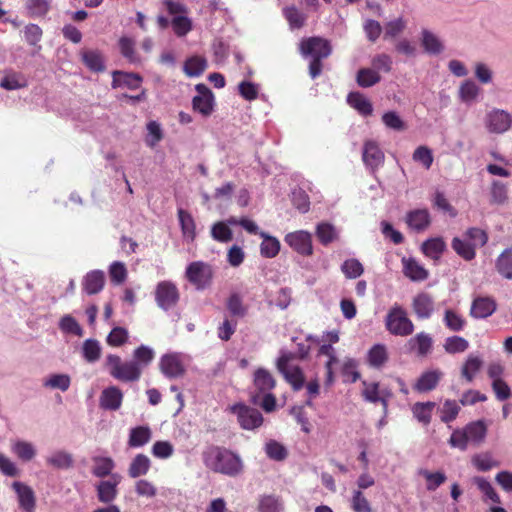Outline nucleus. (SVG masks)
Instances as JSON below:
<instances>
[{
    "label": "nucleus",
    "instance_id": "obj_18",
    "mask_svg": "<svg viewBox=\"0 0 512 512\" xmlns=\"http://www.w3.org/2000/svg\"><path fill=\"white\" fill-rule=\"evenodd\" d=\"M143 82V78L138 73L113 71L112 72V87H126L130 90L138 89Z\"/></svg>",
    "mask_w": 512,
    "mask_h": 512
},
{
    "label": "nucleus",
    "instance_id": "obj_13",
    "mask_svg": "<svg viewBox=\"0 0 512 512\" xmlns=\"http://www.w3.org/2000/svg\"><path fill=\"white\" fill-rule=\"evenodd\" d=\"M384 153L377 142L367 140L363 145L362 160L372 171L378 169L384 163Z\"/></svg>",
    "mask_w": 512,
    "mask_h": 512
},
{
    "label": "nucleus",
    "instance_id": "obj_16",
    "mask_svg": "<svg viewBox=\"0 0 512 512\" xmlns=\"http://www.w3.org/2000/svg\"><path fill=\"white\" fill-rule=\"evenodd\" d=\"M497 309L496 301L491 297H476L471 304L470 316L475 319H485Z\"/></svg>",
    "mask_w": 512,
    "mask_h": 512
},
{
    "label": "nucleus",
    "instance_id": "obj_57",
    "mask_svg": "<svg viewBox=\"0 0 512 512\" xmlns=\"http://www.w3.org/2000/svg\"><path fill=\"white\" fill-rule=\"evenodd\" d=\"M171 26L178 37H183L192 30V21L187 16L179 15L172 19Z\"/></svg>",
    "mask_w": 512,
    "mask_h": 512
},
{
    "label": "nucleus",
    "instance_id": "obj_5",
    "mask_svg": "<svg viewBox=\"0 0 512 512\" xmlns=\"http://www.w3.org/2000/svg\"><path fill=\"white\" fill-rule=\"evenodd\" d=\"M295 359L293 352L282 351L276 362L277 370L283 375L294 391H299L304 387L305 376L303 370L298 365H291L290 362Z\"/></svg>",
    "mask_w": 512,
    "mask_h": 512
},
{
    "label": "nucleus",
    "instance_id": "obj_43",
    "mask_svg": "<svg viewBox=\"0 0 512 512\" xmlns=\"http://www.w3.org/2000/svg\"><path fill=\"white\" fill-rule=\"evenodd\" d=\"M226 307L234 317L243 318L246 316L248 308L243 304L242 297L238 293H232L226 301Z\"/></svg>",
    "mask_w": 512,
    "mask_h": 512
},
{
    "label": "nucleus",
    "instance_id": "obj_48",
    "mask_svg": "<svg viewBox=\"0 0 512 512\" xmlns=\"http://www.w3.org/2000/svg\"><path fill=\"white\" fill-rule=\"evenodd\" d=\"M469 348V342L461 336H450L446 338L444 350L449 354L465 352Z\"/></svg>",
    "mask_w": 512,
    "mask_h": 512
},
{
    "label": "nucleus",
    "instance_id": "obj_55",
    "mask_svg": "<svg viewBox=\"0 0 512 512\" xmlns=\"http://www.w3.org/2000/svg\"><path fill=\"white\" fill-rule=\"evenodd\" d=\"M59 328L64 333L73 334L78 337H82L84 333L83 328L71 315H65L61 318Z\"/></svg>",
    "mask_w": 512,
    "mask_h": 512
},
{
    "label": "nucleus",
    "instance_id": "obj_31",
    "mask_svg": "<svg viewBox=\"0 0 512 512\" xmlns=\"http://www.w3.org/2000/svg\"><path fill=\"white\" fill-rule=\"evenodd\" d=\"M404 274L412 281H424L428 278V271L415 259H403Z\"/></svg>",
    "mask_w": 512,
    "mask_h": 512
},
{
    "label": "nucleus",
    "instance_id": "obj_45",
    "mask_svg": "<svg viewBox=\"0 0 512 512\" xmlns=\"http://www.w3.org/2000/svg\"><path fill=\"white\" fill-rule=\"evenodd\" d=\"M114 461L109 457H96L94 458V466L92 473L94 476L104 478L111 474L114 469Z\"/></svg>",
    "mask_w": 512,
    "mask_h": 512
},
{
    "label": "nucleus",
    "instance_id": "obj_6",
    "mask_svg": "<svg viewBox=\"0 0 512 512\" xmlns=\"http://www.w3.org/2000/svg\"><path fill=\"white\" fill-rule=\"evenodd\" d=\"M185 277L197 290H204L211 285L213 269L208 263L194 261L187 266Z\"/></svg>",
    "mask_w": 512,
    "mask_h": 512
},
{
    "label": "nucleus",
    "instance_id": "obj_11",
    "mask_svg": "<svg viewBox=\"0 0 512 512\" xmlns=\"http://www.w3.org/2000/svg\"><path fill=\"white\" fill-rule=\"evenodd\" d=\"M12 489L17 495L19 508L24 512H35L36 495L34 490L27 484L19 481L12 483Z\"/></svg>",
    "mask_w": 512,
    "mask_h": 512
},
{
    "label": "nucleus",
    "instance_id": "obj_33",
    "mask_svg": "<svg viewBox=\"0 0 512 512\" xmlns=\"http://www.w3.org/2000/svg\"><path fill=\"white\" fill-rule=\"evenodd\" d=\"M151 430L148 426H137L130 430L128 445L136 448L142 447L151 440Z\"/></svg>",
    "mask_w": 512,
    "mask_h": 512
},
{
    "label": "nucleus",
    "instance_id": "obj_8",
    "mask_svg": "<svg viewBox=\"0 0 512 512\" xmlns=\"http://www.w3.org/2000/svg\"><path fill=\"white\" fill-rule=\"evenodd\" d=\"M229 410L237 416V421L244 430H254L263 424L264 419L261 412L244 403H236L230 406Z\"/></svg>",
    "mask_w": 512,
    "mask_h": 512
},
{
    "label": "nucleus",
    "instance_id": "obj_50",
    "mask_svg": "<svg viewBox=\"0 0 512 512\" xmlns=\"http://www.w3.org/2000/svg\"><path fill=\"white\" fill-rule=\"evenodd\" d=\"M422 46L430 54H439L443 51V45L440 40L430 31H422Z\"/></svg>",
    "mask_w": 512,
    "mask_h": 512
},
{
    "label": "nucleus",
    "instance_id": "obj_46",
    "mask_svg": "<svg viewBox=\"0 0 512 512\" xmlns=\"http://www.w3.org/2000/svg\"><path fill=\"white\" fill-rule=\"evenodd\" d=\"M12 452L23 461H30L36 455L33 445L22 440H18L12 445Z\"/></svg>",
    "mask_w": 512,
    "mask_h": 512
},
{
    "label": "nucleus",
    "instance_id": "obj_63",
    "mask_svg": "<svg viewBox=\"0 0 512 512\" xmlns=\"http://www.w3.org/2000/svg\"><path fill=\"white\" fill-rule=\"evenodd\" d=\"M480 92V88L471 80L465 81L459 89V96L464 102H471L476 99Z\"/></svg>",
    "mask_w": 512,
    "mask_h": 512
},
{
    "label": "nucleus",
    "instance_id": "obj_7",
    "mask_svg": "<svg viewBox=\"0 0 512 512\" xmlns=\"http://www.w3.org/2000/svg\"><path fill=\"white\" fill-rule=\"evenodd\" d=\"M154 298L159 308L168 311L177 306L180 300V292L174 282L163 280L157 283L154 290Z\"/></svg>",
    "mask_w": 512,
    "mask_h": 512
},
{
    "label": "nucleus",
    "instance_id": "obj_35",
    "mask_svg": "<svg viewBox=\"0 0 512 512\" xmlns=\"http://www.w3.org/2000/svg\"><path fill=\"white\" fill-rule=\"evenodd\" d=\"M496 271L505 279H512V248L505 249L495 261Z\"/></svg>",
    "mask_w": 512,
    "mask_h": 512
},
{
    "label": "nucleus",
    "instance_id": "obj_42",
    "mask_svg": "<svg viewBox=\"0 0 512 512\" xmlns=\"http://www.w3.org/2000/svg\"><path fill=\"white\" fill-rule=\"evenodd\" d=\"M463 236L476 250L477 248L483 247L488 242V234L485 230L478 227H470L464 233Z\"/></svg>",
    "mask_w": 512,
    "mask_h": 512
},
{
    "label": "nucleus",
    "instance_id": "obj_3",
    "mask_svg": "<svg viewBox=\"0 0 512 512\" xmlns=\"http://www.w3.org/2000/svg\"><path fill=\"white\" fill-rule=\"evenodd\" d=\"M384 324L386 330L393 336L407 337L410 336L415 329L405 308L397 303L392 305L388 310Z\"/></svg>",
    "mask_w": 512,
    "mask_h": 512
},
{
    "label": "nucleus",
    "instance_id": "obj_17",
    "mask_svg": "<svg viewBox=\"0 0 512 512\" xmlns=\"http://www.w3.org/2000/svg\"><path fill=\"white\" fill-rule=\"evenodd\" d=\"M405 222L412 231L423 232L431 224V215L427 209H414L406 214Z\"/></svg>",
    "mask_w": 512,
    "mask_h": 512
},
{
    "label": "nucleus",
    "instance_id": "obj_54",
    "mask_svg": "<svg viewBox=\"0 0 512 512\" xmlns=\"http://www.w3.org/2000/svg\"><path fill=\"white\" fill-rule=\"evenodd\" d=\"M468 440L473 442H481L486 436V426L483 421L472 422L465 427Z\"/></svg>",
    "mask_w": 512,
    "mask_h": 512
},
{
    "label": "nucleus",
    "instance_id": "obj_49",
    "mask_svg": "<svg viewBox=\"0 0 512 512\" xmlns=\"http://www.w3.org/2000/svg\"><path fill=\"white\" fill-rule=\"evenodd\" d=\"M47 463L58 469H68L73 465V457L65 451H56L47 458Z\"/></svg>",
    "mask_w": 512,
    "mask_h": 512
},
{
    "label": "nucleus",
    "instance_id": "obj_26",
    "mask_svg": "<svg viewBox=\"0 0 512 512\" xmlns=\"http://www.w3.org/2000/svg\"><path fill=\"white\" fill-rule=\"evenodd\" d=\"M253 383L260 393L269 392L276 386L275 378L265 368H258L255 370Z\"/></svg>",
    "mask_w": 512,
    "mask_h": 512
},
{
    "label": "nucleus",
    "instance_id": "obj_47",
    "mask_svg": "<svg viewBox=\"0 0 512 512\" xmlns=\"http://www.w3.org/2000/svg\"><path fill=\"white\" fill-rule=\"evenodd\" d=\"M227 224L229 223L222 221H218L213 224L211 228V236L214 240L221 243H227L233 239V233Z\"/></svg>",
    "mask_w": 512,
    "mask_h": 512
},
{
    "label": "nucleus",
    "instance_id": "obj_56",
    "mask_svg": "<svg viewBox=\"0 0 512 512\" xmlns=\"http://www.w3.org/2000/svg\"><path fill=\"white\" fill-rule=\"evenodd\" d=\"M265 452L270 459L275 461H283L288 455L287 449L275 440L266 443Z\"/></svg>",
    "mask_w": 512,
    "mask_h": 512
},
{
    "label": "nucleus",
    "instance_id": "obj_59",
    "mask_svg": "<svg viewBox=\"0 0 512 512\" xmlns=\"http://www.w3.org/2000/svg\"><path fill=\"white\" fill-rule=\"evenodd\" d=\"M351 508L354 512H372L371 504L361 490L353 491Z\"/></svg>",
    "mask_w": 512,
    "mask_h": 512
},
{
    "label": "nucleus",
    "instance_id": "obj_24",
    "mask_svg": "<svg viewBox=\"0 0 512 512\" xmlns=\"http://www.w3.org/2000/svg\"><path fill=\"white\" fill-rule=\"evenodd\" d=\"M105 285V274L101 270H93L86 274L83 280V290L88 295H94L102 291Z\"/></svg>",
    "mask_w": 512,
    "mask_h": 512
},
{
    "label": "nucleus",
    "instance_id": "obj_10",
    "mask_svg": "<svg viewBox=\"0 0 512 512\" xmlns=\"http://www.w3.org/2000/svg\"><path fill=\"white\" fill-rule=\"evenodd\" d=\"M285 242L297 253L303 256L313 254L311 234L306 231H296L285 236Z\"/></svg>",
    "mask_w": 512,
    "mask_h": 512
},
{
    "label": "nucleus",
    "instance_id": "obj_1",
    "mask_svg": "<svg viewBox=\"0 0 512 512\" xmlns=\"http://www.w3.org/2000/svg\"><path fill=\"white\" fill-rule=\"evenodd\" d=\"M202 460L211 471L230 477L239 475L243 470L241 458L225 447L209 446L203 451Z\"/></svg>",
    "mask_w": 512,
    "mask_h": 512
},
{
    "label": "nucleus",
    "instance_id": "obj_9",
    "mask_svg": "<svg viewBox=\"0 0 512 512\" xmlns=\"http://www.w3.org/2000/svg\"><path fill=\"white\" fill-rule=\"evenodd\" d=\"M198 94L192 99V108L195 112L208 117L213 112L214 96L212 91L205 84H197Z\"/></svg>",
    "mask_w": 512,
    "mask_h": 512
},
{
    "label": "nucleus",
    "instance_id": "obj_37",
    "mask_svg": "<svg viewBox=\"0 0 512 512\" xmlns=\"http://www.w3.org/2000/svg\"><path fill=\"white\" fill-rule=\"evenodd\" d=\"M151 461L144 454H137L130 463L128 474L131 478L146 475L150 469Z\"/></svg>",
    "mask_w": 512,
    "mask_h": 512
},
{
    "label": "nucleus",
    "instance_id": "obj_58",
    "mask_svg": "<svg viewBox=\"0 0 512 512\" xmlns=\"http://www.w3.org/2000/svg\"><path fill=\"white\" fill-rule=\"evenodd\" d=\"M128 337L129 334L127 329L117 326L110 331L106 338V342L109 346L120 347L128 341Z\"/></svg>",
    "mask_w": 512,
    "mask_h": 512
},
{
    "label": "nucleus",
    "instance_id": "obj_2",
    "mask_svg": "<svg viewBox=\"0 0 512 512\" xmlns=\"http://www.w3.org/2000/svg\"><path fill=\"white\" fill-rule=\"evenodd\" d=\"M299 51L304 58H310L308 73L312 79H316L322 74V61L331 55L332 46L329 40L313 36L300 42Z\"/></svg>",
    "mask_w": 512,
    "mask_h": 512
},
{
    "label": "nucleus",
    "instance_id": "obj_28",
    "mask_svg": "<svg viewBox=\"0 0 512 512\" xmlns=\"http://www.w3.org/2000/svg\"><path fill=\"white\" fill-rule=\"evenodd\" d=\"M347 103L363 116H370L373 112L372 103L360 92H350Z\"/></svg>",
    "mask_w": 512,
    "mask_h": 512
},
{
    "label": "nucleus",
    "instance_id": "obj_19",
    "mask_svg": "<svg viewBox=\"0 0 512 512\" xmlns=\"http://www.w3.org/2000/svg\"><path fill=\"white\" fill-rule=\"evenodd\" d=\"M81 61L92 72L100 73L105 70V59L98 49H82L80 52Z\"/></svg>",
    "mask_w": 512,
    "mask_h": 512
},
{
    "label": "nucleus",
    "instance_id": "obj_62",
    "mask_svg": "<svg viewBox=\"0 0 512 512\" xmlns=\"http://www.w3.org/2000/svg\"><path fill=\"white\" fill-rule=\"evenodd\" d=\"M284 15L292 28L299 29L305 24L306 16L294 6L285 8Z\"/></svg>",
    "mask_w": 512,
    "mask_h": 512
},
{
    "label": "nucleus",
    "instance_id": "obj_38",
    "mask_svg": "<svg viewBox=\"0 0 512 512\" xmlns=\"http://www.w3.org/2000/svg\"><path fill=\"white\" fill-rule=\"evenodd\" d=\"M178 218L184 237L193 241L196 237V225L192 215L184 209H179Z\"/></svg>",
    "mask_w": 512,
    "mask_h": 512
},
{
    "label": "nucleus",
    "instance_id": "obj_12",
    "mask_svg": "<svg viewBox=\"0 0 512 512\" xmlns=\"http://www.w3.org/2000/svg\"><path fill=\"white\" fill-rule=\"evenodd\" d=\"M159 367L168 378H178L185 374V366L181 356L177 353L165 354L161 357Z\"/></svg>",
    "mask_w": 512,
    "mask_h": 512
},
{
    "label": "nucleus",
    "instance_id": "obj_61",
    "mask_svg": "<svg viewBox=\"0 0 512 512\" xmlns=\"http://www.w3.org/2000/svg\"><path fill=\"white\" fill-rule=\"evenodd\" d=\"M154 356V351L151 348L145 345H141L137 347L133 352V362L139 363V366L143 368V366H147L152 362Z\"/></svg>",
    "mask_w": 512,
    "mask_h": 512
},
{
    "label": "nucleus",
    "instance_id": "obj_29",
    "mask_svg": "<svg viewBox=\"0 0 512 512\" xmlns=\"http://www.w3.org/2000/svg\"><path fill=\"white\" fill-rule=\"evenodd\" d=\"M436 407L435 402H416L412 406L413 416L424 426H428L432 420V413Z\"/></svg>",
    "mask_w": 512,
    "mask_h": 512
},
{
    "label": "nucleus",
    "instance_id": "obj_14",
    "mask_svg": "<svg viewBox=\"0 0 512 512\" xmlns=\"http://www.w3.org/2000/svg\"><path fill=\"white\" fill-rule=\"evenodd\" d=\"M412 309L418 319H429L434 312V299L427 292H420L412 299Z\"/></svg>",
    "mask_w": 512,
    "mask_h": 512
},
{
    "label": "nucleus",
    "instance_id": "obj_34",
    "mask_svg": "<svg viewBox=\"0 0 512 512\" xmlns=\"http://www.w3.org/2000/svg\"><path fill=\"white\" fill-rule=\"evenodd\" d=\"M423 253L434 260H439L446 250V243L441 237L430 238L422 244Z\"/></svg>",
    "mask_w": 512,
    "mask_h": 512
},
{
    "label": "nucleus",
    "instance_id": "obj_15",
    "mask_svg": "<svg viewBox=\"0 0 512 512\" xmlns=\"http://www.w3.org/2000/svg\"><path fill=\"white\" fill-rule=\"evenodd\" d=\"M511 116L504 110L495 109L487 115L486 126L492 133H504L511 126Z\"/></svg>",
    "mask_w": 512,
    "mask_h": 512
},
{
    "label": "nucleus",
    "instance_id": "obj_41",
    "mask_svg": "<svg viewBox=\"0 0 512 512\" xmlns=\"http://www.w3.org/2000/svg\"><path fill=\"white\" fill-rule=\"evenodd\" d=\"M102 348L96 339H86L82 345V356L85 361L94 363L101 357Z\"/></svg>",
    "mask_w": 512,
    "mask_h": 512
},
{
    "label": "nucleus",
    "instance_id": "obj_51",
    "mask_svg": "<svg viewBox=\"0 0 512 512\" xmlns=\"http://www.w3.org/2000/svg\"><path fill=\"white\" fill-rule=\"evenodd\" d=\"M51 6V0H26V8L32 17L45 16Z\"/></svg>",
    "mask_w": 512,
    "mask_h": 512
},
{
    "label": "nucleus",
    "instance_id": "obj_60",
    "mask_svg": "<svg viewBox=\"0 0 512 512\" xmlns=\"http://www.w3.org/2000/svg\"><path fill=\"white\" fill-rule=\"evenodd\" d=\"M119 48L123 57L130 63L138 62V57L135 52V42L128 37H121L119 39Z\"/></svg>",
    "mask_w": 512,
    "mask_h": 512
},
{
    "label": "nucleus",
    "instance_id": "obj_25",
    "mask_svg": "<svg viewBox=\"0 0 512 512\" xmlns=\"http://www.w3.org/2000/svg\"><path fill=\"white\" fill-rule=\"evenodd\" d=\"M119 484L118 480H105L99 482V484L96 486L97 491V498L101 503H111L113 502L117 495V485Z\"/></svg>",
    "mask_w": 512,
    "mask_h": 512
},
{
    "label": "nucleus",
    "instance_id": "obj_21",
    "mask_svg": "<svg viewBox=\"0 0 512 512\" xmlns=\"http://www.w3.org/2000/svg\"><path fill=\"white\" fill-rule=\"evenodd\" d=\"M442 376L443 373L440 370L425 371L420 375L413 389L420 393L429 392L437 387Z\"/></svg>",
    "mask_w": 512,
    "mask_h": 512
},
{
    "label": "nucleus",
    "instance_id": "obj_30",
    "mask_svg": "<svg viewBox=\"0 0 512 512\" xmlns=\"http://www.w3.org/2000/svg\"><path fill=\"white\" fill-rule=\"evenodd\" d=\"M258 512H283L284 504L280 496L274 494L261 495L258 499Z\"/></svg>",
    "mask_w": 512,
    "mask_h": 512
},
{
    "label": "nucleus",
    "instance_id": "obj_32",
    "mask_svg": "<svg viewBox=\"0 0 512 512\" xmlns=\"http://www.w3.org/2000/svg\"><path fill=\"white\" fill-rule=\"evenodd\" d=\"M452 249L465 261H471L476 257V250L462 235V237H454L451 242Z\"/></svg>",
    "mask_w": 512,
    "mask_h": 512
},
{
    "label": "nucleus",
    "instance_id": "obj_52",
    "mask_svg": "<svg viewBox=\"0 0 512 512\" xmlns=\"http://www.w3.org/2000/svg\"><path fill=\"white\" fill-rule=\"evenodd\" d=\"M316 236L323 245H328L337 239V232L333 225L320 223L316 228Z\"/></svg>",
    "mask_w": 512,
    "mask_h": 512
},
{
    "label": "nucleus",
    "instance_id": "obj_22",
    "mask_svg": "<svg viewBox=\"0 0 512 512\" xmlns=\"http://www.w3.org/2000/svg\"><path fill=\"white\" fill-rule=\"evenodd\" d=\"M432 345L433 340L431 336L425 332L417 333L407 342L409 350L415 351L420 357H425L428 355L432 350Z\"/></svg>",
    "mask_w": 512,
    "mask_h": 512
},
{
    "label": "nucleus",
    "instance_id": "obj_27",
    "mask_svg": "<svg viewBox=\"0 0 512 512\" xmlns=\"http://www.w3.org/2000/svg\"><path fill=\"white\" fill-rule=\"evenodd\" d=\"M443 324L451 332H461L465 329L467 321L459 312L446 309L443 314Z\"/></svg>",
    "mask_w": 512,
    "mask_h": 512
},
{
    "label": "nucleus",
    "instance_id": "obj_20",
    "mask_svg": "<svg viewBox=\"0 0 512 512\" xmlns=\"http://www.w3.org/2000/svg\"><path fill=\"white\" fill-rule=\"evenodd\" d=\"M123 393L116 386L104 389L100 395V406L105 410L116 411L121 407Z\"/></svg>",
    "mask_w": 512,
    "mask_h": 512
},
{
    "label": "nucleus",
    "instance_id": "obj_44",
    "mask_svg": "<svg viewBox=\"0 0 512 512\" xmlns=\"http://www.w3.org/2000/svg\"><path fill=\"white\" fill-rule=\"evenodd\" d=\"M206 66L207 62L205 58L193 56L185 61L184 72L190 77L199 76L204 72Z\"/></svg>",
    "mask_w": 512,
    "mask_h": 512
},
{
    "label": "nucleus",
    "instance_id": "obj_53",
    "mask_svg": "<svg viewBox=\"0 0 512 512\" xmlns=\"http://www.w3.org/2000/svg\"><path fill=\"white\" fill-rule=\"evenodd\" d=\"M341 271L347 278L355 279L363 274L364 268L363 265L359 262V260L351 258L343 262V264L341 265Z\"/></svg>",
    "mask_w": 512,
    "mask_h": 512
},
{
    "label": "nucleus",
    "instance_id": "obj_39",
    "mask_svg": "<svg viewBox=\"0 0 512 512\" xmlns=\"http://www.w3.org/2000/svg\"><path fill=\"white\" fill-rule=\"evenodd\" d=\"M381 81V75L371 68H361L356 75V82L362 88H369Z\"/></svg>",
    "mask_w": 512,
    "mask_h": 512
},
{
    "label": "nucleus",
    "instance_id": "obj_23",
    "mask_svg": "<svg viewBox=\"0 0 512 512\" xmlns=\"http://www.w3.org/2000/svg\"><path fill=\"white\" fill-rule=\"evenodd\" d=\"M369 366L375 369H381L389 360V353L386 345L375 344L367 352L366 357Z\"/></svg>",
    "mask_w": 512,
    "mask_h": 512
},
{
    "label": "nucleus",
    "instance_id": "obj_4",
    "mask_svg": "<svg viewBox=\"0 0 512 512\" xmlns=\"http://www.w3.org/2000/svg\"><path fill=\"white\" fill-rule=\"evenodd\" d=\"M106 365L110 375L122 382L137 381L142 374V368L139 366V363L133 361L123 362L121 357L115 354H109L106 357Z\"/></svg>",
    "mask_w": 512,
    "mask_h": 512
},
{
    "label": "nucleus",
    "instance_id": "obj_64",
    "mask_svg": "<svg viewBox=\"0 0 512 512\" xmlns=\"http://www.w3.org/2000/svg\"><path fill=\"white\" fill-rule=\"evenodd\" d=\"M421 475L426 479L427 485L426 488L429 491L436 490L440 485L445 483L447 477L443 472H430L428 470H423Z\"/></svg>",
    "mask_w": 512,
    "mask_h": 512
},
{
    "label": "nucleus",
    "instance_id": "obj_40",
    "mask_svg": "<svg viewBox=\"0 0 512 512\" xmlns=\"http://www.w3.org/2000/svg\"><path fill=\"white\" fill-rule=\"evenodd\" d=\"M259 235L263 238L260 245L261 255L266 258H274L280 251V242L277 238L267 235L265 232H260Z\"/></svg>",
    "mask_w": 512,
    "mask_h": 512
},
{
    "label": "nucleus",
    "instance_id": "obj_36",
    "mask_svg": "<svg viewBox=\"0 0 512 512\" xmlns=\"http://www.w3.org/2000/svg\"><path fill=\"white\" fill-rule=\"evenodd\" d=\"M483 361L480 357L475 355H469L461 368V376L468 382L471 383L476 374L481 370Z\"/></svg>",
    "mask_w": 512,
    "mask_h": 512
}]
</instances>
